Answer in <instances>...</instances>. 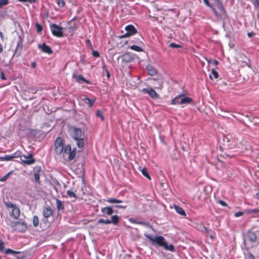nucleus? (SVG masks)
Segmentation results:
<instances>
[{
  "instance_id": "f257e3e1",
  "label": "nucleus",
  "mask_w": 259,
  "mask_h": 259,
  "mask_svg": "<svg viewBox=\"0 0 259 259\" xmlns=\"http://www.w3.org/2000/svg\"><path fill=\"white\" fill-rule=\"evenodd\" d=\"M144 235L151 242L152 245L157 244L159 246L163 247L166 250L174 251V246L172 244L168 245L163 236H157L153 237L148 233H144Z\"/></svg>"
},
{
  "instance_id": "f03ea898",
  "label": "nucleus",
  "mask_w": 259,
  "mask_h": 259,
  "mask_svg": "<svg viewBox=\"0 0 259 259\" xmlns=\"http://www.w3.org/2000/svg\"><path fill=\"white\" fill-rule=\"evenodd\" d=\"M71 136L76 142L78 148L82 149L84 145V133L82 130L78 127L73 126L71 128Z\"/></svg>"
},
{
  "instance_id": "7ed1b4c3",
  "label": "nucleus",
  "mask_w": 259,
  "mask_h": 259,
  "mask_svg": "<svg viewBox=\"0 0 259 259\" xmlns=\"http://www.w3.org/2000/svg\"><path fill=\"white\" fill-rule=\"evenodd\" d=\"M192 102L193 99L191 98L186 97L183 94H181L172 99L170 104L171 105L189 104H191Z\"/></svg>"
},
{
  "instance_id": "20e7f679",
  "label": "nucleus",
  "mask_w": 259,
  "mask_h": 259,
  "mask_svg": "<svg viewBox=\"0 0 259 259\" xmlns=\"http://www.w3.org/2000/svg\"><path fill=\"white\" fill-rule=\"evenodd\" d=\"M76 152V148L74 147L72 149L71 145L70 144H67L64 147L63 156L64 158L67 157L69 161H71L75 158Z\"/></svg>"
},
{
  "instance_id": "39448f33",
  "label": "nucleus",
  "mask_w": 259,
  "mask_h": 259,
  "mask_svg": "<svg viewBox=\"0 0 259 259\" xmlns=\"http://www.w3.org/2000/svg\"><path fill=\"white\" fill-rule=\"evenodd\" d=\"M63 141L61 137H58L55 142V151L57 155L63 154L64 151Z\"/></svg>"
},
{
  "instance_id": "423d86ee",
  "label": "nucleus",
  "mask_w": 259,
  "mask_h": 259,
  "mask_svg": "<svg viewBox=\"0 0 259 259\" xmlns=\"http://www.w3.org/2000/svg\"><path fill=\"white\" fill-rule=\"evenodd\" d=\"M53 214V210L51 207L49 205L45 206L42 210L43 218L41 219V222L46 224L48 222V218Z\"/></svg>"
},
{
  "instance_id": "0eeeda50",
  "label": "nucleus",
  "mask_w": 259,
  "mask_h": 259,
  "mask_svg": "<svg viewBox=\"0 0 259 259\" xmlns=\"http://www.w3.org/2000/svg\"><path fill=\"white\" fill-rule=\"evenodd\" d=\"M50 28L53 35L58 37L63 36V28L62 26H58L56 24H51Z\"/></svg>"
},
{
  "instance_id": "6e6552de",
  "label": "nucleus",
  "mask_w": 259,
  "mask_h": 259,
  "mask_svg": "<svg viewBox=\"0 0 259 259\" xmlns=\"http://www.w3.org/2000/svg\"><path fill=\"white\" fill-rule=\"evenodd\" d=\"M21 162L25 165H31L35 163V160L31 153L28 155L21 154L20 158Z\"/></svg>"
},
{
  "instance_id": "1a4fd4ad",
  "label": "nucleus",
  "mask_w": 259,
  "mask_h": 259,
  "mask_svg": "<svg viewBox=\"0 0 259 259\" xmlns=\"http://www.w3.org/2000/svg\"><path fill=\"white\" fill-rule=\"evenodd\" d=\"M232 140V143L229 144L228 146L230 147L231 148H239L243 149V144L242 141V138L241 136L237 138H234Z\"/></svg>"
},
{
  "instance_id": "9d476101",
  "label": "nucleus",
  "mask_w": 259,
  "mask_h": 259,
  "mask_svg": "<svg viewBox=\"0 0 259 259\" xmlns=\"http://www.w3.org/2000/svg\"><path fill=\"white\" fill-rule=\"evenodd\" d=\"M214 2L215 5L217 6L218 9L223 14H225V10L223 6V3L221 0H212ZM205 5L207 7H210V5H211L208 0H203Z\"/></svg>"
},
{
  "instance_id": "9b49d317",
  "label": "nucleus",
  "mask_w": 259,
  "mask_h": 259,
  "mask_svg": "<svg viewBox=\"0 0 259 259\" xmlns=\"http://www.w3.org/2000/svg\"><path fill=\"white\" fill-rule=\"evenodd\" d=\"M241 248L243 251L245 259H254V255L249 251V247L247 246L246 240L244 239L241 245Z\"/></svg>"
},
{
  "instance_id": "f8f14e48",
  "label": "nucleus",
  "mask_w": 259,
  "mask_h": 259,
  "mask_svg": "<svg viewBox=\"0 0 259 259\" xmlns=\"http://www.w3.org/2000/svg\"><path fill=\"white\" fill-rule=\"evenodd\" d=\"M23 38L22 36L19 35L18 41L17 43V46L15 49L14 56L18 57L21 55V50L23 47Z\"/></svg>"
},
{
  "instance_id": "ddd939ff",
  "label": "nucleus",
  "mask_w": 259,
  "mask_h": 259,
  "mask_svg": "<svg viewBox=\"0 0 259 259\" xmlns=\"http://www.w3.org/2000/svg\"><path fill=\"white\" fill-rule=\"evenodd\" d=\"M142 92L148 94L152 99H157L159 98L158 94L151 88H144Z\"/></svg>"
},
{
  "instance_id": "4468645a",
  "label": "nucleus",
  "mask_w": 259,
  "mask_h": 259,
  "mask_svg": "<svg viewBox=\"0 0 259 259\" xmlns=\"http://www.w3.org/2000/svg\"><path fill=\"white\" fill-rule=\"evenodd\" d=\"M38 48L40 49L43 53H47L49 55L52 54L53 53V50L45 42L41 44H38Z\"/></svg>"
},
{
  "instance_id": "2eb2a0df",
  "label": "nucleus",
  "mask_w": 259,
  "mask_h": 259,
  "mask_svg": "<svg viewBox=\"0 0 259 259\" xmlns=\"http://www.w3.org/2000/svg\"><path fill=\"white\" fill-rule=\"evenodd\" d=\"M13 224L14 225L13 226L15 227V229L19 232H23L27 228V226L24 222L17 221L13 222Z\"/></svg>"
},
{
  "instance_id": "dca6fc26",
  "label": "nucleus",
  "mask_w": 259,
  "mask_h": 259,
  "mask_svg": "<svg viewBox=\"0 0 259 259\" xmlns=\"http://www.w3.org/2000/svg\"><path fill=\"white\" fill-rule=\"evenodd\" d=\"M135 55L131 53H126L122 56V61L124 63H130L135 59Z\"/></svg>"
},
{
  "instance_id": "f3484780",
  "label": "nucleus",
  "mask_w": 259,
  "mask_h": 259,
  "mask_svg": "<svg viewBox=\"0 0 259 259\" xmlns=\"http://www.w3.org/2000/svg\"><path fill=\"white\" fill-rule=\"evenodd\" d=\"M73 78H74L76 81L78 83H81V82H84L87 84H90V81L86 79L84 76L81 74L76 75L75 74H73L72 75Z\"/></svg>"
},
{
  "instance_id": "a211bd4d",
  "label": "nucleus",
  "mask_w": 259,
  "mask_h": 259,
  "mask_svg": "<svg viewBox=\"0 0 259 259\" xmlns=\"http://www.w3.org/2000/svg\"><path fill=\"white\" fill-rule=\"evenodd\" d=\"M125 30L131 36L134 35L137 32V30L135 27L131 24L127 25L125 28Z\"/></svg>"
},
{
  "instance_id": "6ab92c4d",
  "label": "nucleus",
  "mask_w": 259,
  "mask_h": 259,
  "mask_svg": "<svg viewBox=\"0 0 259 259\" xmlns=\"http://www.w3.org/2000/svg\"><path fill=\"white\" fill-rule=\"evenodd\" d=\"M101 212L103 214L104 216H105L106 215H111L114 212V210L111 207L107 206L102 208Z\"/></svg>"
},
{
  "instance_id": "aec40b11",
  "label": "nucleus",
  "mask_w": 259,
  "mask_h": 259,
  "mask_svg": "<svg viewBox=\"0 0 259 259\" xmlns=\"http://www.w3.org/2000/svg\"><path fill=\"white\" fill-rule=\"evenodd\" d=\"M246 237L252 242H255L256 240V235L255 233L252 231H248L247 232Z\"/></svg>"
},
{
  "instance_id": "412c9836",
  "label": "nucleus",
  "mask_w": 259,
  "mask_h": 259,
  "mask_svg": "<svg viewBox=\"0 0 259 259\" xmlns=\"http://www.w3.org/2000/svg\"><path fill=\"white\" fill-rule=\"evenodd\" d=\"M56 207L58 211H63L65 207L64 202L58 199H56Z\"/></svg>"
},
{
  "instance_id": "4be33fe9",
  "label": "nucleus",
  "mask_w": 259,
  "mask_h": 259,
  "mask_svg": "<svg viewBox=\"0 0 259 259\" xmlns=\"http://www.w3.org/2000/svg\"><path fill=\"white\" fill-rule=\"evenodd\" d=\"M146 67L149 75L153 76L156 74L157 70L154 66L151 65H147Z\"/></svg>"
},
{
  "instance_id": "5701e85b",
  "label": "nucleus",
  "mask_w": 259,
  "mask_h": 259,
  "mask_svg": "<svg viewBox=\"0 0 259 259\" xmlns=\"http://www.w3.org/2000/svg\"><path fill=\"white\" fill-rule=\"evenodd\" d=\"M82 100L85 104H88L89 107H92L94 103L95 102V99H91L87 97L83 98Z\"/></svg>"
},
{
  "instance_id": "b1692460",
  "label": "nucleus",
  "mask_w": 259,
  "mask_h": 259,
  "mask_svg": "<svg viewBox=\"0 0 259 259\" xmlns=\"http://www.w3.org/2000/svg\"><path fill=\"white\" fill-rule=\"evenodd\" d=\"M174 208L176 212L183 216H186L185 210L181 207L178 205H174Z\"/></svg>"
},
{
  "instance_id": "393cba45",
  "label": "nucleus",
  "mask_w": 259,
  "mask_h": 259,
  "mask_svg": "<svg viewBox=\"0 0 259 259\" xmlns=\"http://www.w3.org/2000/svg\"><path fill=\"white\" fill-rule=\"evenodd\" d=\"M36 168L37 169V171L34 173V179H35V181L36 183L39 184L40 183V181H39L40 175H39V172L40 170V167L39 166H37L36 167Z\"/></svg>"
},
{
  "instance_id": "a878e982",
  "label": "nucleus",
  "mask_w": 259,
  "mask_h": 259,
  "mask_svg": "<svg viewBox=\"0 0 259 259\" xmlns=\"http://www.w3.org/2000/svg\"><path fill=\"white\" fill-rule=\"evenodd\" d=\"M12 214L15 218H18L20 215L19 209L17 207L15 206L12 209Z\"/></svg>"
},
{
  "instance_id": "bb28decb",
  "label": "nucleus",
  "mask_w": 259,
  "mask_h": 259,
  "mask_svg": "<svg viewBox=\"0 0 259 259\" xmlns=\"http://www.w3.org/2000/svg\"><path fill=\"white\" fill-rule=\"evenodd\" d=\"M119 221V218L117 215H114L111 217V220H110V224L113 223L116 225L118 224Z\"/></svg>"
},
{
  "instance_id": "cd10ccee",
  "label": "nucleus",
  "mask_w": 259,
  "mask_h": 259,
  "mask_svg": "<svg viewBox=\"0 0 259 259\" xmlns=\"http://www.w3.org/2000/svg\"><path fill=\"white\" fill-rule=\"evenodd\" d=\"M66 194L68 195V196L70 198H73L75 199V200L77 198V195H76V194H75V193L73 192L71 190H67Z\"/></svg>"
},
{
  "instance_id": "c85d7f7f",
  "label": "nucleus",
  "mask_w": 259,
  "mask_h": 259,
  "mask_svg": "<svg viewBox=\"0 0 259 259\" xmlns=\"http://www.w3.org/2000/svg\"><path fill=\"white\" fill-rule=\"evenodd\" d=\"M10 156L12 157V160L15 158H21V153L19 150H17L14 153L10 154Z\"/></svg>"
},
{
  "instance_id": "c756f323",
  "label": "nucleus",
  "mask_w": 259,
  "mask_h": 259,
  "mask_svg": "<svg viewBox=\"0 0 259 259\" xmlns=\"http://www.w3.org/2000/svg\"><path fill=\"white\" fill-rule=\"evenodd\" d=\"M142 174L149 180H151V177L148 172L147 169L146 167H144L141 169Z\"/></svg>"
},
{
  "instance_id": "7c9ffc66",
  "label": "nucleus",
  "mask_w": 259,
  "mask_h": 259,
  "mask_svg": "<svg viewBox=\"0 0 259 259\" xmlns=\"http://www.w3.org/2000/svg\"><path fill=\"white\" fill-rule=\"evenodd\" d=\"M12 160V157L10 155H7L3 157H0V161H9Z\"/></svg>"
},
{
  "instance_id": "2f4dec72",
  "label": "nucleus",
  "mask_w": 259,
  "mask_h": 259,
  "mask_svg": "<svg viewBox=\"0 0 259 259\" xmlns=\"http://www.w3.org/2000/svg\"><path fill=\"white\" fill-rule=\"evenodd\" d=\"M13 173V171L11 170L8 173H7L6 175H5L3 178L0 179V181L1 182L6 181L8 179V178L10 177V176L11 175H12Z\"/></svg>"
},
{
  "instance_id": "473e14b6",
  "label": "nucleus",
  "mask_w": 259,
  "mask_h": 259,
  "mask_svg": "<svg viewBox=\"0 0 259 259\" xmlns=\"http://www.w3.org/2000/svg\"><path fill=\"white\" fill-rule=\"evenodd\" d=\"M5 253L7 254H19L20 253V251H16L12 250L10 248H8L6 249L5 251Z\"/></svg>"
},
{
  "instance_id": "72a5a7b5",
  "label": "nucleus",
  "mask_w": 259,
  "mask_h": 259,
  "mask_svg": "<svg viewBox=\"0 0 259 259\" xmlns=\"http://www.w3.org/2000/svg\"><path fill=\"white\" fill-rule=\"evenodd\" d=\"M33 225L35 227H37L39 224V219L37 216L34 215L33 217Z\"/></svg>"
},
{
  "instance_id": "f704fd0d",
  "label": "nucleus",
  "mask_w": 259,
  "mask_h": 259,
  "mask_svg": "<svg viewBox=\"0 0 259 259\" xmlns=\"http://www.w3.org/2000/svg\"><path fill=\"white\" fill-rule=\"evenodd\" d=\"M130 49L132 50L136 51L137 52H142L143 49L139 46L136 45H132L130 47Z\"/></svg>"
},
{
  "instance_id": "c9c22d12",
  "label": "nucleus",
  "mask_w": 259,
  "mask_h": 259,
  "mask_svg": "<svg viewBox=\"0 0 259 259\" xmlns=\"http://www.w3.org/2000/svg\"><path fill=\"white\" fill-rule=\"evenodd\" d=\"M56 3L59 8H63L65 5L64 0H56Z\"/></svg>"
},
{
  "instance_id": "e433bc0d",
  "label": "nucleus",
  "mask_w": 259,
  "mask_h": 259,
  "mask_svg": "<svg viewBox=\"0 0 259 259\" xmlns=\"http://www.w3.org/2000/svg\"><path fill=\"white\" fill-rule=\"evenodd\" d=\"M98 224H110V220H105L103 219H100L97 221Z\"/></svg>"
},
{
  "instance_id": "4c0bfd02",
  "label": "nucleus",
  "mask_w": 259,
  "mask_h": 259,
  "mask_svg": "<svg viewBox=\"0 0 259 259\" xmlns=\"http://www.w3.org/2000/svg\"><path fill=\"white\" fill-rule=\"evenodd\" d=\"M96 116L99 117L100 118L101 121L104 120V117L100 110H97V111L96 112Z\"/></svg>"
},
{
  "instance_id": "58836bf2",
  "label": "nucleus",
  "mask_w": 259,
  "mask_h": 259,
  "mask_svg": "<svg viewBox=\"0 0 259 259\" xmlns=\"http://www.w3.org/2000/svg\"><path fill=\"white\" fill-rule=\"evenodd\" d=\"M9 0H0V9L9 4Z\"/></svg>"
},
{
  "instance_id": "ea45409f",
  "label": "nucleus",
  "mask_w": 259,
  "mask_h": 259,
  "mask_svg": "<svg viewBox=\"0 0 259 259\" xmlns=\"http://www.w3.org/2000/svg\"><path fill=\"white\" fill-rule=\"evenodd\" d=\"M5 204L7 208H12V209L16 206L15 204L12 203L10 202H5Z\"/></svg>"
},
{
  "instance_id": "a19ab883",
  "label": "nucleus",
  "mask_w": 259,
  "mask_h": 259,
  "mask_svg": "<svg viewBox=\"0 0 259 259\" xmlns=\"http://www.w3.org/2000/svg\"><path fill=\"white\" fill-rule=\"evenodd\" d=\"M106 201V202H108L110 203H117V199L115 198H108Z\"/></svg>"
},
{
  "instance_id": "79ce46f5",
  "label": "nucleus",
  "mask_w": 259,
  "mask_h": 259,
  "mask_svg": "<svg viewBox=\"0 0 259 259\" xmlns=\"http://www.w3.org/2000/svg\"><path fill=\"white\" fill-rule=\"evenodd\" d=\"M20 2L25 3L28 2L30 4L35 3L37 0H18Z\"/></svg>"
},
{
  "instance_id": "37998d69",
  "label": "nucleus",
  "mask_w": 259,
  "mask_h": 259,
  "mask_svg": "<svg viewBox=\"0 0 259 259\" xmlns=\"http://www.w3.org/2000/svg\"><path fill=\"white\" fill-rule=\"evenodd\" d=\"M35 26L36 27V30H37V32H40V31H41L42 30V27L39 23H36Z\"/></svg>"
},
{
  "instance_id": "c03bdc74",
  "label": "nucleus",
  "mask_w": 259,
  "mask_h": 259,
  "mask_svg": "<svg viewBox=\"0 0 259 259\" xmlns=\"http://www.w3.org/2000/svg\"><path fill=\"white\" fill-rule=\"evenodd\" d=\"M169 47L172 48H178L181 47V46L176 44L174 42H171L169 44Z\"/></svg>"
},
{
  "instance_id": "a18cd8bd",
  "label": "nucleus",
  "mask_w": 259,
  "mask_h": 259,
  "mask_svg": "<svg viewBox=\"0 0 259 259\" xmlns=\"http://www.w3.org/2000/svg\"><path fill=\"white\" fill-rule=\"evenodd\" d=\"M217 202L223 206L226 207L228 206L227 204L222 200H219L217 201Z\"/></svg>"
},
{
  "instance_id": "49530a36",
  "label": "nucleus",
  "mask_w": 259,
  "mask_h": 259,
  "mask_svg": "<svg viewBox=\"0 0 259 259\" xmlns=\"http://www.w3.org/2000/svg\"><path fill=\"white\" fill-rule=\"evenodd\" d=\"M137 224L144 225V226H145L146 227H150V225H149V223H148L147 222H143V221H138V224Z\"/></svg>"
},
{
  "instance_id": "de8ad7c7",
  "label": "nucleus",
  "mask_w": 259,
  "mask_h": 259,
  "mask_svg": "<svg viewBox=\"0 0 259 259\" xmlns=\"http://www.w3.org/2000/svg\"><path fill=\"white\" fill-rule=\"evenodd\" d=\"M4 243L2 240H0V251L3 252L4 251Z\"/></svg>"
},
{
  "instance_id": "09e8293b",
  "label": "nucleus",
  "mask_w": 259,
  "mask_h": 259,
  "mask_svg": "<svg viewBox=\"0 0 259 259\" xmlns=\"http://www.w3.org/2000/svg\"><path fill=\"white\" fill-rule=\"evenodd\" d=\"M211 74L213 75L214 77L215 78H218V73L217 71H215L214 69H212Z\"/></svg>"
},
{
  "instance_id": "8fccbe9b",
  "label": "nucleus",
  "mask_w": 259,
  "mask_h": 259,
  "mask_svg": "<svg viewBox=\"0 0 259 259\" xmlns=\"http://www.w3.org/2000/svg\"><path fill=\"white\" fill-rule=\"evenodd\" d=\"M92 55L95 57H100V54L97 51L93 50L92 52Z\"/></svg>"
},
{
  "instance_id": "3c124183",
  "label": "nucleus",
  "mask_w": 259,
  "mask_h": 259,
  "mask_svg": "<svg viewBox=\"0 0 259 259\" xmlns=\"http://www.w3.org/2000/svg\"><path fill=\"white\" fill-rule=\"evenodd\" d=\"M209 8H210L211 10L213 11V12L214 13V15L218 17V13L217 11V10L214 9V8L212 6V5H210V7H208Z\"/></svg>"
},
{
  "instance_id": "603ef678",
  "label": "nucleus",
  "mask_w": 259,
  "mask_h": 259,
  "mask_svg": "<svg viewBox=\"0 0 259 259\" xmlns=\"http://www.w3.org/2000/svg\"><path fill=\"white\" fill-rule=\"evenodd\" d=\"M0 75H1V78L2 80H6V77L5 76L4 71H1L0 72Z\"/></svg>"
},
{
  "instance_id": "864d4df0",
  "label": "nucleus",
  "mask_w": 259,
  "mask_h": 259,
  "mask_svg": "<svg viewBox=\"0 0 259 259\" xmlns=\"http://www.w3.org/2000/svg\"><path fill=\"white\" fill-rule=\"evenodd\" d=\"M243 214V212L242 211H238L235 213L234 215L235 217H240Z\"/></svg>"
},
{
  "instance_id": "5fc2aeb1",
  "label": "nucleus",
  "mask_w": 259,
  "mask_h": 259,
  "mask_svg": "<svg viewBox=\"0 0 259 259\" xmlns=\"http://www.w3.org/2000/svg\"><path fill=\"white\" fill-rule=\"evenodd\" d=\"M259 212V210L258 209H252L250 210H249V213H256Z\"/></svg>"
},
{
  "instance_id": "6e6d98bb",
  "label": "nucleus",
  "mask_w": 259,
  "mask_h": 259,
  "mask_svg": "<svg viewBox=\"0 0 259 259\" xmlns=\"http://www.w3.org/2000/svg\"><path fill=\"white\" fill-rule=\"evenodd\" d=\"M36 67V63L34 61L31 62V67L32 68H35Z\"/></svg>"
},
{
  "instance_id": "4d7b16f0",
  "label": "nucleus",
  "mask_w": 259,
  "mask_h": 259,
  "mask_svg": "<svg viewBox=\"0 0 259 259\" xmlns=\"http://www.w3.org/2000/svg\"><path fill=\"white\" fill-rule=\"evenodd\" d=\"M130 221L132 223H133V224H138V221L136 219H130Z\"/></svg>"
},
{
  "instance_id": "13d9d810",
  "label": "nucleus",
  "mask_w": 259,
  "mask_h": 259,
  "mask_svg": "<svg viewBox=\"0 0 259 259\" xmlns=\"http://www.w3.org/2000/svg\"><path fill=\"white\" fill-rule=\"evenodd\" d=\"M114 207L116 208H125L126 206L121 205H115Z\"/></svg>"
},
{
  "instance_id": "bf43d9fd",
  "label": "nucleus",
  "mask_w": 259,
  "mask_h": 259,
  "mask_svg": "<svg viewBox=\"0 0 259 259\" xmlns=\"http://www.w3.org/2000/svg\"><path fill=\"white\" fill-rule=\"evenodd\" d=\"M230 136H226V137H224V141H225L226 140L227 142H231L230 141Z\"/></svg>"
},
{
  "instance_id": "052dcab7",
  "label": "nucleus",
  "mask_w": 259,
  "mask_h": 259,
  "mask_svg": "<svg viewBox=\"0 0 259 259\" xmlns=\"http://www.w3.org/2000/svg\"><path fill=\"white\" fill-rule=\"evenodd\" d=\"M131 35L126 32L124 34L121 36V38H124V37H130Z\"/></svg>"
},
{
  "instance_id": "680f3d73",
  "label": "nucleus",
  "mask_w": 259,
  "mask_h": 259,
  "mask_svg": "<svg viewBox=\"0 0 259 259\" xmlns=\"http://www.w3.org/2000/svg\"><path fill=\"white\" fill-rule=\"evenodd\" d=\"M5 16V13L0 11V18H4Z\"/></svg>"
},
{
  "instance_id": "e2e57ef3",
  "label": "nucleus",
  "mask_w": 259,
  "mask_h": 259,
  "mask_svg": "<svg viewBox=\"0 0 259 259\" xmlns=\"http://www.w3.org/2000/svg\"><path fill=\"white\" fill-rule=\"evenodd\" d=\"M0 37L2 40H4V36L3 35V33L2 31H0Z\"/></svg>"
},
{
  "instance_id": "0e129e2a",
  "label": "nucleus",
  "mask_w": 259,
  "mask_h": 259,
  "mask_svg": "<svg viewBox=\"0 0 259 259\" xmlns=\"http://www.w3.org/2000/svg\"><path fill=\"white\" fill-rule=\"evenodd\" d=\"M213 63L215 65H218L219 64V62L217 60H213Z\"/></svg>"
},
{
  "instance_id": "69168bd1",
  "label": "nucleus",
  "mask_w": 259,
  "mask_h": 259,
  "mask_svg": "<svg viewBox=\"0 0 259 259\" xmlns=\"http://www.w3.org/2000/svg\"><path fill=\"white\" fill-rule=\"evenodd\" d=\"M255 198L258 200H259V193H257L255 194Z\"/></svg>"
},
{
  "instance_id": "338daca9",
  "label": "nucleus",
  "mask_w": 259,
  "mask_h": 259,
  "mask_svg": "<svg viewBox=\"0 0 259 259\" xmlns=\"http://www.w3.org/2000/svg\"><path fill=\"white\" fill-rule=\"evenodd\" d=\"M3 51V48L2 45L0 44V53H2Z\"/></svg>"
},
{
  "instance_id": "774afa93",
  "label": "nucleus",
  "mask_w": 259,
  "mask_h": 259,
  "mask_svg": "<svg viewBox=\"0 0 259 259\" xmlns=\"http://www.w3.org/2000/svg\"><path fill=\"white\" fill-rule=\"evenodd\" d=\"M86 43H87V44H89L91 46H92L91 45V41H90V40L89 39H87L86 40Z\"/></svg>"
}]
</instances>
